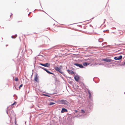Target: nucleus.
<instances>
[{"mask_svg":"<svg viewBox=\"0 0 125 125\" xmlns=\"http://www.w3.org/2000/svg\"><path fill=\"white\" fill-rule=\"evenodd\" d=\"M6 113L8 115L9 117L10 118L13 116H15L16 115L13 110L11 108L9 109L7 107L6 110Z\"/></svg>","mask_w":125,"mask_h":125,"instance_id":"1","label":"nucleus"},{"mask_svg":"<svg viewBox=\"0 0 125 125\" xmlns=\"http://www.w3.org/2000/svg\"><path fill=\"white\" fill-rule=\"evenodd\" d=\"M56 103H58L59 104H62L68 105V102L66 100L64 99L60 100L57 101H55Z\"/></svg>","mask_w":125,"mask_h":125,"instance_id":"2","label":"nucleus"},{"mask_svg":"<svg viewBox=\"0 0 125 125\" xmlns=\"http://www.w3.org/2000/svg\"><path fill=\"white\" fill-rule=\"evenodd\" d=\"M54 69L57 72H58L62 74L63 76H64L66 77L67 78L68 77L65 76V74H64V73L62 71V70H61V68L60 67L59 68L58 67H55L54 68Z\"/></svg>","mask_w":125,"mask_h":125,"instance_id":"3","label":"nucleus"},{"mask_svg":"<svg viewBox=\"0 0 125 125\" xmlns=\"http://www.w3.org/2000/svg\"><path fill=\"white\" fill-rule=\"evenodd\" d=\"M101 60L102 61L105 62H116V61H115L114 60H112L111 59L107 58L102 59Z\"/></svg>","mask_w":125,"mask_h":125,"instance_id":"4","label":"nucleus"},{"mask_svg":"<svg viewBox=\"0 0 125 125\" xmlns=\"http://www.w3.org/2000/svg\"><path fill=\"white\" fill-rule=\"evenodd\" d=\"M88 104L87 107L92 110L93 105V101L91 100V101H88Z\"/></svg>","mask_w":125,"mask_h":125,"instance_id":"5","label":"nucleus"},{"mask_svg":"<svg viewBox=\"0 0 125 125\" xmlns=\"http://www.w3.org/2000/svg\"><path fill=\"white\" fill-rule=\"evenodd\" d=\"M74 114H75V117H78L82 115H81V112L80 111L76 110H74Z\"/></svg>","mask_w":125,"mask_h":125,"instance_id":"6","label":"nucleus"},{"mask_svg":"<svg viewBox=\"0 0 125 125\" xmlns=\"http://www.w3.org/2000/svg\"><path fill=\"white\" fill-rule=\"evenodd\" d=\"M38 64L47 67H49L50 66V64L49 63H43L40 62H39L38 63Z\"/></svg>","mask_w":125,"mask_h":125,"instance_id":"7","label":"nucleus"},{"mask_svg":"<svg viewBox=\"0 0 125 125\" xmlns=\"http://www.w3.org/2000/svg\"><path fill=\"white\" fill-rule=\"evenodd\" d=\"M38 74L37 73H35V75L34 78V80L37 82L39 83V80L38 79Z\"/></svg>","mask_w":125,"mask_h":125,"instance_id":"8","label":"nucleus"},{"mask_svg":"<svg viewBox=\"0 0 125 125\" xmlns=\"http://www.w3.org/2000/svg\"><path fill=\"white\" fill-rule=\"evenodd\" d=\"M76 75L77 76L75 75L74 77V79L76 82H78L80 78L79 76L77 74Z\"/></svg>","mask_w":125,"mask_h":125,"instance_id":"9","label":"nucleus"},{"mask_svg":"<svg viewBox=\"0 0 125 125\" xmlns=\"http://www.w3.org/2000/svg\"><path fill=\"white\" fill-rule=\"evenodd\" d=\"M85 110L86 112L88 113L91 112L92 109L87 106L85 109Z\"/></svg>","mask_w":125,"mask_h":125,"instance_id":"10","label":"nucleus"},{"mask_svg":"<svg viewBox=\"0 0 125 125\" xmlns=\"http://www.w3.org/2000/svg\"><path fill=\"white\" fill-rule=\"evenodd\" d=\"M68 110L66 109L63 108L62 109V110L61 111V113H63L65 112H67Z\"/></svg>","mask_w":125,"mask_h":125,"instance_id":"11","label":"nucleus"},{"mask_svg":"<svg viewBox=\"0 0 125 125\" xmlns=\"http://www.w3.org/2000/svg\"><path fill=\"white\" fill-rule=\"evenodd\" d=\"M88 92L89 94V98L91 100V101L92 100L91 99V97L92 96L90 92V91L88 89H87Z\"/></svg>","mask_w":125,"mask_h":125,"instance_id":"12","label":"nucleus"},{"mask_svg":"<svg viewBox=\"0 0 125 125\" xmlns=\"http://www.w3.org/2000/svg\"><path fill=\"white\" fill-rule=\"evenodd\" d=\"M38 67H39V68L44 70L47 73H48V72L49 71H48L47 69L45 68H44L42 66H38Z\"/></svg>","mask_w":125,"mask_h":125,"instance_id":"13","label":"nucleus"},{"mask_svg":"<svg viewBox=\"0 0 125 125\" xmlns=\"http://www.w3.org/2000/svg\"><path fill=\"white\" fill-rule=\"evenodd\" d=\"M67 71L69 74H75L74 72L72 70H69V69H68Z\"/></svg>","mask_w":125,"mask_h":125,"instance_id":"14","label":"nucleus"},{"mask_svg":"<svg viewBox=\"0 0 125 125\" xmlns=\"http://www.w3.org/2000/svg\"><path fill=\"white\" fill-rule=\"evenodd\" d=\"M90 64V63L88 62H84L83 63V66H86L89 65Z\"/></svg>","mask_w":125,"mask_h":125,"instance_id":"15","label":"nucleus"},{"mask_svg":"<svg viewBox=\"0 0 125 125\" xmlns=\"http://www.w3.org/2000/svg\"><path fill=\"white\" fill-rule=\"evenodd\" d=\"M52 77L54 78V81L55 82H59V81L58 80L57 78L56 77H54V76H52Z\"/></svg>","mask_w":125,"mask_h":125,"instance_id":"16","label":"nucleus"},{"mask_svg":"<svg viewBox=\"0 0 125 125\" xmlns=\"http://www.w3.org/2000/svg\"><path fill=\"white\" fill-rule=\"evenodd\" d=\"M78 67H79L80 68H84V66L82 64H79Z\"/></svg>","mask_w":125,"mask_h":125,"instance_id":"17","label":"nucleus"},{"mask_svg":"<svg viewBox=\"0 0 125 125\" xmlns=\"http://www.w3.org/2000/svg\"><path fill=\"white\" fill-rule=\"evenodd\" d=\"M17 36V34H15L14 35H12L11 36V37L12 39L15 38Z\"/></svg>","mask_w":125,"mask_h":125,"instance_id":"18","label":"nucleus"},{"mask_svg":"<svg viewBox=\"0 0 125 125\" xmlns=\"http://www.w3.org/2000/svg\"><path fill=\"white\" fill-rule=\"evenodd\" d=\"M119 65L120 66H125V61L122 62V64H120Z\"/></svg>","mask_w":125,"mask_h":125,"instance_id":"19","label":"nucleus"},{"mask_svg":"<svg viewBox=\"0 0 125 125\" xmlns=\"http://www.w3.org/2000/svg\"><path fill=\"white\" fill-rule=\"evenodd\" d=\"M118 60H120L122 58V56L121 55H120L118 57Z\"/></svg>","mask_w":125,"mask_h":125,"instance_id":"20","label":"nucleus"},{"mask_svg":"<svg viewBox=\"0 0 125 125\" xmlns=\"http://www.w3.org/2000/svg\"><path fill=\"white\" fill-rule=\"evenodd\" d=\"M104 40L102 38H100L98 39V42H102Z\"/></svg>","mask_w":125,"mask_h":125,"instance_id":"21","label":"nucleus"},{"mask_svg":"<svg viewBox=\"0 0 125 125\" xmlns=\"http://www.w3.org/2000/svg\"><path fill=\"white\" fill-rule=\"evenodd\" d=\"M55 104V103H54L52 102H50V103L49 105H53Z\"/></svg>","mask_w":125,"mask_h":125,"instance_id":"22","label":"nucleus"},{"mask_svg":"<svg viewBox=\"0 0 125 125\" xmlns=\"http://www.w3.org/2000/svg\"><path fill=\"white\" fill-rule=\"evenodd\" d=\"M48 74H52L54 76H55V74L51 72H50V71H49L48 72Z\"/></svg>","mask_w":125,"mask_h":125,"instance_id":"23","label":"nucleus"},{"mask_svg":"<svg viewBox=\"0 0 125 125\" xmlns=\"http://www.w3.org/2000/svg\"><path fill=\"white\" fill-rule=\"evenodd\" d=\"M43 95L44 96H48L49 97H51L49 95H48L47 94H43Z\"/></svg>","mask_w":125,"mask_h":125,"instance_id":"24","label":"nucleus"},{"mask_svg":"<svg viewBox=\"0 0 125 125\" xmlns=\"http://www.w3.org/2000/svg\"><path fill=\"white\" fill-rule=\"evenodd\" d=\"M73 65L76 66L77 67H78L79 63H75L73 64Z\"/></svg>","mask_w":125,"mask_h":125,"instance_id":"25","label":"nucleus"},{"mask_svg":"<svg viewBox=\"0 0 125 125\" xmlns=\"http://www.w3.org/2000/svg\"><path fill=\"white\" fill-rule=\"evenodd\" d=\"M81 113H83V114H84V113H85V110H84L83 109H82L81 110Z\"/></svg>","mask_w":125,"mask_h":125,"instance_id":"26","label":"nucleus"},{"mask_svg":"<svg viewBox=\"0 0 125 125\" xmlns=\"http://www.w3.org/2000/svg\"><path fill=\"white\" fill-rule=\"evenodd\" d=\"M34 66H35V64L36 63V57H35L34 58Z\"/></svg>","mask_w":125,"mask_h":125,"instance_id":"27","label":"nucleus"},{"mask_svg":"<svg viewBox=\"0 0 125 125\" xmlns=\"http://www.w3.org/2000/svg\"><path fill=\"white\" fill-rule=\"evenodd\" d=\"M114 60H118V57H115L114 58Z\"/></svg>","mask_w":125,"mask_h":125,"instance_id":"28","label":"nucleus"},{"mask_svg":"<svg viewBox=\"0 0 125 125\" xmlns=\"http://www.w3.org/2000/svg\"><path fill=\"white\" fill-rule=\"evenodd\" d=\"M14 80L16 81H18V79L17 77H16L14 79Z\"/></svg>","mask_w":125,"mask_h":125,"instance_id":"29","label":"nucleus"},{"mask_svg":"<svg viewBox=\"0 0 125 125\" xmlns=\"http://www.w3.org/2000/svg\"><path fill=\"white\" fill-rule=\"evenodd\" d=\"M16 103V102L15 101L13 104H11V106L14 105Z\"/></svg>","mask_w":125,"mask_h":125,"instance_id":"30","label":"nucleus"},{"mask_svg":"<svg viewBox=\"0 0 125 125\" xmlns=\"http://www.w3.org/2000/svg\"><path fill=\"white\" fill-rule=\"evenodd\" d=\"M23 86V84H21L20 86H19V89H20V88H21V87H22Z\"/></svg>","mask_w":125,"mask_h":125,"instance_id":"31","label":"nucleus"},{"mask_svg":"<svg viewBox=\"0 0 125 125\" xmlns=\"http://www.w3.org/2000/svg\"><path fill=\"white\" fill-rule=\"evenodd\" d=\"M107 32L108 33L109 32V30H104L103 31L104 32Z\"/></svg>","mask_w":125,"mask_h":125,"instance_id":"32","label":"nucleus"},{"mask_svg":"<svg viewBox=\"0 0 125 125\" xmlns=\"http://www.w3.org/2000/svg\"><path fill=\"white\" fill-rule=\"evenodd\" d=\"M60 77L62 78L63 79V80L64 81V78L62 76V75H60Z\"/></svg>","mask_w":125,"mask_h":125,"instance_id":"33","label":"nucleus"},{"mask_svg":"<svg viewBox=\"0 0 125 125\" xmlns=\"http://www.w3.org/2000/svg\"><path fill=\"white\" fill-rule=\"evenodd\" d=\"M73 83V82L72 81H70L69 82V83L70 84H72V83Z\"/></svg>","mask_w":125,"mask_h":125,"instance_id":"34","label":"nucleus"},{"mask_svg":"<svg viewBox=\"0 0 125 125\" xmlns=\"http://www.w3.org/2000/svg\"><path fill=\"white\" fill-rule=\"evenodd\" d=\"M97 64H98L99 65H104L103 64V63H97Z\"/></svg>","mask_w":125,"mask_h":125,"instance_id":"35","label":"nucleus"},{"mask_svg":"<svg viewBox=\"0 0 125 125\" xmlns=\"http://www.w3.org/2000/svg\"><path fill=\"white\" fill-rule=\"evenodd\" d=\"M105 43H106L105 44V43H102V46H103L104 44H107V43L106 42H105Z\"/></svg>","mask_w":125,"mask_h":125,"instance_id":"36","label":"nucleus"},{"mask_svg":"<svg viewBox=\"0 0 125 125\" xmlns=\"http://www.w3.org/2000/svg\"><path fill=\"white\" fill-rule=\"evenodd\" d=\"M50 100H51V101H54L55 102V101H54L53 99H50Z\"/></svg>","mask_w":125,"mask_h":125,"instance_id":"37","label":"nucleus"},{"mask_svg":"<svg viewBox=\"0 0 125 125\" xmlns=\"http://www.w3.org/2000/svg\"><path fill=\"white\" fill-rule=\"evenodd\" d=\"M38 56H41L42 57H43V55H40V54H39V55H38Z\"/></svg>","mask_w":125,"mask_h":125,"instance_id":"38","label":"nucleus"},{"mask_svg":"<svg viewBox=\"0 0 125 125\" xmlns=\"http://www.w3.org/2000/svg\"><path fill=\"white\" fill-rule=\"evenodd\" d=\"M15 125H16V119H15Z\"/></svg>","mask_w":125,"mask_h":125,"instance_id":"39","label":"nucleus"},{"mask_svg":"<svg viewBox=\"0 0 125 125\" xmlns=\"http://www.w3.org/2000/svg\"><path fill=\"white\" fill-rule=\"evenodd\" d=\"M117 62L118 63H119L121 62V61H118Z\"/></svg>","mask_w":125,"mask_h":125,"instance_id":"40","label":"nucleus"},{"mask_svg":"<svg viewBox=\"0 0 125 125\" xmlns=\"http://www.w3.org/2000/svg\"><path fill=\"white\" fill-rule=\"evenodd\" d=\"M48 94L52 95V94H54V93H53V94Z\"/></svg>","mask_w":125,"mask_h":125,"instance_id":"41","label":"nucleus"},{"mask_svg":"<svg viewBox=\"0 0 125 125\" xmlns=\"http://www.w3.org/2000/svg\"><path fill=\"white\" fill-rule=\"evenodd\" d=\"M94 47V48H95V49H97V47Z\"/></svg>","mask_w":125,"mask_h":125,"instance_id":"42","label":"nucleus"},{"mask_svg":"<svg viewBox=\"0 0 125 125\" xmlns=\"http://www.w3.org/2000/svg\"><path fill=\"white\" fill-rule=\"evenodd\" d=\"M105 20H106L105 19H104V22L103 23V24H104L105 23Z\"/></svg>","mask_w":125,"mask_h":125,"instance_id":"43","label":"nucleus"},{"mask_svg":"<svg viewBox=\"0 0 125 125\" xmlns=\"http://www.w3.org/2000/svg\"><path fill=\"white\" fill-rule=\"evenodd\" d=\"M103 48H106V47L104 46H103Z\"/></svg>","mask_w":125,"mask_h":125,"instance_id":"44","label":"nucleus"},{"mask_svg":"<svg viewBox=\"0 0 125 125\" xmlns=\"http://www.w3.org/2000/svg\"><path fill=\"white\" fill-rule=\"evenodd\" d=\"M68 78H69V79H71V78L70 77H68Z\"/></svg>","mask_w":125,"mask_h":125,"instance_id":"45","label":"nucleus"},{"mask_svg":"<svg viewBox=\"0 0 125 125\" xmlns=\"http://www.w3.org/2000/svg\"><path fill=\"white\" fill-rule=\"evenodd\" d=\"M94 82H95V83H97V82L96 81H94Z\"/></svg>","mask_w":125,"mask_h":125,"instance_id":"46","label":"nucleus"},{"mask_svg":"<svg viewBox=\"0 0 125 125\" xmlns=\"http://www.w3.org/2000/svg\"><path fill=\"white\" fill-rule=\"evenodd\" d=\"M21 22V21H18V22Z\"/></svg>","mask_w":125,"mask_h":125,"instance_id":"47","label":"nucleus"},{"mask_svg":"<svg viewBox=\"0 0 125 125\" xmlns=\"http://www.w3.org/2000/svg\"><path fill=\"white\" fill-rule=\"evenodd\" d=\"M31 13V12H30L28 14V16H29V14H30V13Z\"/></svg>","mask_w":125,"mask_h":125,"instance_id":"48","label":"nucleus"},{"mask_svg":"<svg viewBox=\"0 0 125 125\" xmlns=\"http://www.w3.org/2000/svg\"><path fill=\"white\" fill-rule=\"evenodd\" d=\"M14 87H15V89H16V87H15V86H14Z\"/></svg>","mask_w":125,"mask_h":125,"instance_id":"49","label":"nucleus"},{"mask_svg":"<svg viewBox=\"0 0 125 125\" xmlns=\"http://www.w3.org/2000/svg\"><path fill=\"white\" fill-rule=\"evenodd\" d=\"M40 5L41 6V3H40Z\"/></svg>","mask_w":125,"mask_h":125,"instance_id":"50","label":"nucleus"},{"mask_svg":"<svg viewBox=\"0 0 125 125\" xmlns=\"http://www.w3.org/2000/svg\"><path fill=\"white\" fill-rule=\"evenodd\" d=\"M90 26H92V25H90Z\"/></svg>","mask_w":125,"mask_h":125,"instance_id":"51","label":"nucleus"},{"mask_svg":"<svg viewBox=\"0 0 125 125\" xmlns=\"http://www.w3.org/2000/svg\"><path fill=\"white\" fill-rule=\"evenodd\" d=\"M62 65H60V67H62Z\"/></svg>","mask_w":125,"mask_h":125,"instance_id":"52","label":"nucleus"},{"mask_svg":"<svg viewBox=\"0 0 125 125\" xmlns=\"http://www.w3.org/2000/svg\"><path fill=\"white\" fill-rule=\"evenodd\" d=\"M15 95L16 96L15 94H14V97Z\"/></svg>","mask_w":125,"mask_h":125,"instance_id":"53","label":"nucleus"},{"mask_svg":"<svg viewBox=\"0 0 125 125\" xmlns=\"http://www.w3.org/2000/svg\"><path fill=\"white\" fill-rule=\"evenodd\" d=\"M11 15H13V14L11 13Z\"/></svg>","mask_w":125,"mask_h":125,"instance_id":"54","label":"nucleus"},{"mask_svg":"<svg viewBox=\"0 0 125 125\" xmlns=\"http://www.w3.org/2000/svg\"><path fill=\"white\" fill-rule=\"evenodd\" d=\"M94 18V17H93V18H92L91 19H93Z\"/></svg>","mask_w":125,"mask_h":125,"instance_id":"55","label":"nucleus"},{"mask_svg":"<svg viewBox=\"0 0 125 125\" xmlns=\"http://www.w3.org/2000/svg\"><path fill=\"white\" fill-rule=\"evenodd\" d=\"M54 76L53 75V76ZM54 77H56V76L55 75V76H54Z\"/></svg>","mask_w":125,"mask_h":125,"instance_id":"56","label":"nucleus"},{"mask_svg":"<svg viewBox=\"0 0 125 125\" xmlns=\"http://www.w3.org/2000/svg\"><path fill=\"white\" fill-rule=\"evenodd\" d=\"M43 11H44V12L45 13H46V12H45L44 11H43Z\"/></svg>","mask_w":125,"mask_h":125,"instance_id":"57","label":"nucleus"},{"mask_svg":"<svg viewBox=\"0 0 125 125\" xmlns=\"http://www.w3.org/2000/svg\"><path fill=\"white\" fill-rule=\"evenodd\" d=\"M112 63H114V62H112Z\"/></svg>","mask_w":125,"mask_h":125,"instance_id":"58","label":"nucleus"},{"mask_svg":"<svg viewBox=\"0 0 125 125\" xmlns=\"http://www.w3.org/2000/svg\"><path fill=\"white\" fill-rule=\"evenodd\" d=\"M89 20H87V21H89Z\"/></svg>","mask_w":125,"mask_h":125,"instance_id":"59","label":"nucleus"},{"mask_svg":"<svg viewBox=\"0 0 125 125\" xmlns=\"http://www.w3.org/2000/svg\"><path fill=\"white\" fill-rule=\"evenodd\" d=\"M17 90H18V89H17Z\"/></svg>","mask_w":125,"mask_h":125,"instance_id":"60","label":"nucleus"},{"mask_svg":"<svg viewBox=\"0 0 125 125\" xmlns=\"http://www.w3.org/2000/svg\"><path fill=\"white\" fill-rule=\"evenodd\" d=\"M6 46H8V45H6Z\"/></svg>","mask_w":125,"mask_h":125,"instance_id":"61","label":"nucleus"},{"mask_svg":"<svg viewBox=\"0 0 125 125\" xmlns=\"http://www.w3.org/2000/svg\"><path fill=\"white\" fill-rule=\"evenodd\" d=\"M93 80L94 81V79H93Z\"/></svg>","mask_w":125,"mask_h":125,"instance_id":"62","label":"nucleus"},{"mask_svg":"<svg viewBox=\"0 0 125 125\" xmlns=\"http://www.w3.org/2000/svg\"><path fill=\"white\" fill-rule=\"evenodd\" d=\"M41 7H42V6H41Z\"/></svg>","mask_w":125,"mask_h":125,"instance_id":"63","label":"nucleus"},{"mask_svg":"<svg viewBox=\"0 0 125 125\" xmlns=\"http://www.w3.org/2000/svg\"><path fill=\"white\" fill-rule=\"evenodd\" d=\"M124 93H125V92Z\"/></svg>","mask_w":125,"mask_h":125,"instance_id":"64","label":"nucleus"}]
</instances>
